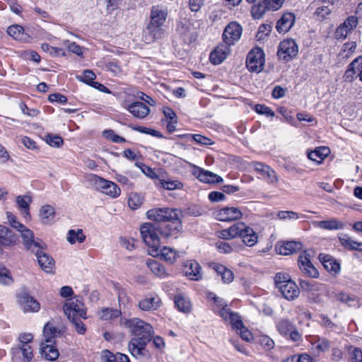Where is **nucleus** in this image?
<instances>
[{
    "label": "nucleus",
    "mask_w": 362,
    "mask_h": 362,
    "mask_svg": "<svg viewBox=\"0 0 362 362\" xmlns=\"http://www.w3.org/2000/svg\"><path fill=\"white\" fill-rule=\"evenodd\" d=\"M182 221L180 216L177 220L168 221L161 223H146L140 228L141 235L145 243L158 252L160 246V239L168 240L170 238H177L182 230Z\"/></svg>",
    "instance_id": "obj_1"
},
{
    "label": "nucleus",
    "mask_w": 362,
    "mask_h": 362,
    "mask_svg": "<svg viewBox=\"0 0 362 362\" xmlns=\"http://www.w3.org/2000/svg\"><path fill=\"white\" fill-rule=\"evenodd\" d=\"M124 324L131 329L132 334L135 336L129 344L128 348L130 353L136 357L143 355L142 351L146 344L153 338L154 333L153 327L139 318L127 320Z\"/></svg>",
    "instance_id": "obj_2"
},
{
    "label": "nucleus",
    "mask_w": 362,
    "mask_h": 362,
    "mask_svg": "<svg viewBox=\"0 0 362 362\" xmlns=\"http://www.w3.org/2000/svg\"><path fill=\"white\" fill-rule=\"evenodd\" d=\"M168 16V11L162 6H153L151 12V23L148 25L147 30L152 35L153 40L160 39L164 30L162 28Z\"/></svg>",
    "instance_id": "obj_3"
},
{
    "label": "nucleus",
    "mask_w": 362,
    "mask_h": 362,
    "mask_svg": "<svg viewBox=\"0 0 362 362\" xmlns=\"http://www.w3.org/2000/svg\"><path fill=\"white\" fill-rule=\"evenodd\" d=\"M181 211L173 208H155L146 212L148 219L155 221L154 223H165L168 221L177 220L180 216Z\"/></svg>",
    "instance_id": "obj_4"
},
{
    "label": "nucleus",
    "mask_w": 362,
    "mask_h": 362,
    "mask_svg": "<svg viewBox=\"0 0 362 362\" xmlns=\"http://www.w3.org/2000/svg\"><path fill=\"white\" fill-rule=\"evenodd\" d=\"M264 53L262 49L256 47L250 51L246 59V66L249 71L259 73L264 65Z\"/></svg>",
    "instance_id": "obj_5"
},
{
    "label": "nucleus",
    "mask_w": 362,
    "mask_h": 362,
    "mask_svg": "<svg viewBox=\"0 0 362 362\" xmlns=\"http://www.w3.org/2000/svg\"><path fill=\"white\" fill-rule=\"evenodd\" d=\"M298 53V47L292 39L284 40L279 45L277 56L280 60L288 62L295 58Z\"/></svg>",
    "instance_id": "obj_6"
},
{
    "label": "nucleus",
    "mask_w": 362,
    "mask_h": 362,
    "mask_svg": "<svg viewBox=\"0 0 362 362\" xmlns=\"http://www.w3.org/2000/svg\"><path fill=\"white\" fill-rule=\"evenodd\" d=\"M63 308L68 319L78 317L86 318V313L83 303L78 298L65 303Z\"/></svg>",
    "instance_id": "obj_7"
},
{
    "label": "nucleus",
    "mask_w": 362,
    "mask_h": 362,
    "mask_svg": "<svg viewBox=\"0 0 362 362\" xmlns=\"http://www.w3.org/2000/svg\"><path fill=\"white\" fill-rule=\"evenodd\" d=\"M46 248V244L42 243L40 247H37L35 249V255L36 256L37 260L40 267L46 272H50L54 265V261L53 258L46 253L44 250Z\"/></svg>",
    "instance_id": "obj_8"
},
{
    "label": "nucleus",
    "mask_w": 362,
    "mask_h": 362,
    "mask_svg": "<svg viewBox=\"0 0 362 362\" xmlns=\"http://www.w3.org/2000/svg\"><path fill=\"white\" fill-rule=\"evenodd\" d=\"M242 27L235 22L229 23L224 29L223 40L225 44L230 46L240 38Z\"/></svg>",
    "instance_id": "obj_9"
},
{
    "label": "nucleus",
    "mask_w": 362,
    "mask_h": 362,
    "mask_svg": "<svg viewBox=\"0 0 362 362\" xmlns=\"http://www.w3.org/2000/svg\"><path fill=\"white\" fill-rule=\"evenodd\" d=\"M298 262L300 271L307 276L316 278L318 276V272L311 263L310 255L308 251L299 255Z\"/></svg>",
    "instance_id": "obj_10"
},
{
    "label": "nucleus",
    "mask_w": 362,
    "mask_h": 362,
    "mask_svg": "<svg viewBox=\"0 0 362 362\" xmlns=\"http://www.w3.org/2000/svg\"><path fill=\"white\" fill-rule=\"evenodd\" d=\"M18 300L25 312H37L40 310V303L31 296L25 288L18 294Z\"/></svg>",
    "instance_id": "obj_11"
},
{
    "label": "nucleus",
    "mask_w": 362,
    "mask_h": 362,
    "mask_svg": "<svg viewBox=\"0 0 362 362\" xmlns=\"http://www.w3.org/2000/svg\"><path fill=\"white\" fill-rule=\"evenodd\" d=\"M243 216V214L239 208L237 207H224L215 213V217L220 221H233L239 220Z\"/></svg>",
    "instance_id": "obj_12"
},
{
    "label": "nucleus",
    "mask_w": 362,
    "mask_h": 362,
    "mask_svg": "<svg viewBox=\"0 0 362 362\" xmlns=\"http://www.w3.org/2000/svg\"><path fill=\"white\" fill-rule=\"evenodd\" d=\"M95 182L98 187L102 189V192L112 197H118L121 190L119 187L113 182L105 180L99 176L95 175Z\"/></svg>",
    "instance_id": "obj_13"
},
{
    "label": "nucleus",
    "mask_w": 362,
    "mask_h": 362,
    "mask_svg": "<svg viewBox=\"0 0 362 362\" xmlns=\"http://www.w3.org/2000/svg\"><path fill=\"white\" fill-rule=\"evenodd\" d=\"M193 175L201 182L204 183L214 184L221 182L223 179L221 176L209 170H205L199 167H195Z\"/></svg>",
    "instance_id": "obj_14"
},
{
    "label": "nucleus",
    "mask_w": 362,
    "mask_h": 362,
    "mask_svg": "<svg viewBox=\"0 0 362 362\" xmlns=\"http://www.w3.org/2000/svg\"><path fill=\"white\" fill-rule=\"evenodd\" d=\"M23 238V242L25 247L28 250L35 252V249L37 247H40L42 241L34 239V233L32 230L25 227L19 231Z\"/></svg>",
    "instance_id": "obj_15"
},
{
    "label": "nucleus",
    "mask_w": 362,
    "mask_h": 362,
    "mask_svg": "<svg viewBox=\"0 0 362 362\" xmlns=\"http://www.w3.org/2000/svg\"><path fill=\"white\" fill-rule=\"evenodd\" d=\"M246 225L243 222H239L230 226L229 228L219 231L218 237L222 239L228 240L241 237V233L244 232Z\"/></svg>",
    "instance_id": "obj_16"
},
{
    "label": "nucleus",
    "mask_w": 362,
    "mask_h": 362,
    "mask_svg": "<svg viewBox=\"0 0 362 362\" xmlns=\"http://www.w3.org/2000/svg\"><path fill=\"white\" fill-rule=\"evenodd\" d=\"M277 288L281 292L283 297L288 300H294L300 293L299 288L293 281H288L283 286H279Z\"/></svg>",
    "instance_id": "obj_17"
},
{
    "label": "nucleus",
    "mask_w": 362,
    "mask_h": 362,
    "mask_svg": "<svg viewBox=\"0 0 362 362\" xmlns=\"http://www.w3.org/2000/svg\"><path fill=\"white\" fill-rule=\"evenodd\" d=\"M302 243L298 241H286L281 245H276V252L283 255H289L302 249Z\"/></svg>",
    "instance_id": "obj_18"
},
{
    "label": "nucleus",
    "mask_w": 362,
    "mask_h": 362,
    "mask_svg": "<svg viewBox=\"0 0 362 362\" xmlns=\"http://www.w3.org/2000/svg\"><path fill=\"white\" fill-rule=\"evenodd\" d=\"M355 74L356 76H359L360 80L362 81V56L355 59L349 65L344 76L346 80L350 81V78H352Z\"/></svg>",
    "instance_id": "obj_19"
},
{
    "label": "nucleus",
    "mask_w": 362,
    "mask_h": 362,
    "mask_svg": "<svg viewBox=\"0 0 362 362\" xmlns=\"http://www.w3.org/2000/svg\"><path fill=\"white\" fill-rule=\"evenodd\" d=\"M139 308L144 311H151L160 306V300L158 296H148L139 301Z\"/></svg>",
    "instance_id": "obj_20"
},
{
    "label": "nucleus",
    "mask_w": 362,
    "mask_h": 362,
    "mask_svg": "<svg viewBox=\"0 0 362 362\" xmlns=\"http://www.w3.org/2000/svg\"><path fill=\"white\" fill-rule=\"evenodd\" d=\"M295 23V16L291 13H284L278 21L276 28L279 33H287Z\"/></svg>",
    "instance_id": "obj_21"
},
{
    "label": "nucleus",
    "mask_w": 362,
    "mask_h": 362,
    "mask_svg": "<svg viewBox=\"0 0 362 362\" xmlns=\"http://www.w3.org/2000/svg\"><path fill=\"white\" fill-rule=\"evenodd\" d=\"M7 33L14 39L21 42H29L30 36L25 29L19 25H12L7 28Z\"/></svg>",
    "instance_id": "obj_22"
},
{
    "label": "nucleus",
    "mask_w": 362,
    "mask_h": 362,
    "mask_svg": "<svg viewBox=\"0 0 362 362\" xmlns=\"http://www.w3.org/2000/svg\"><path fill=\"white\" fill-rule=\"evenodd\" d=\"M228 50V45L226 44L217 46L210 54L211 62L214 64H221L227 57Z\"/></svg>",
    "instance_id": "obj_23"
},
{
    "label": "nucleus",
    "mask_w": 362,
    "mask_h": 362,
    "mask_svg": "<svg viewBox=\"0 0 362 362\" xmlns=\"http://www.w3.org/2000/svg\"><path fill=\"white\" fill-rule=\"evenodd\" d=\"M185 272L187 276L192 280L202 279V267L196 261H189L185 265Z\"/></svg>",
    "instance_id": "obj_24"
},
{
    "label": "nucleus",
    "mask_w": 362,
    "mask_h": 362,
    "mask_svg": "<svg viewBox=\"0 0 362 362\" xmlns=\"http://www.w3.org/2000/svg\"><path fill=\"white\" fill-rule=\"evenodd\" d=\"M128 110L135 117L139 119L144 118L150 112V108L141 102H135L128 107Z\"/></svg>",
    "instance_id": "obj_25"
},
{
    "label": "nucleus",
    "mask_w": 362,
    "mask_h": 362,
    "mask_svg": "<svg viewBox=\"0 0 362 362\" xmlns=\"http://www.w3.org/2000/svg\"><path fill=\"white\" fill-rule=\"evenodd\" d=\"M319 259L323 264L325 268L331 272L337 274L340 271V264L332 256L325 254H320Z\"/></svg>",
    "instance_id": "obj_26"
},
{
    "label": "nucleus",
    "mask_w": 362,
    "mask_h": 362,
    "mask_svg": "<svg viewBox=\"0 0 362 362\" xmlns=\"http://www.w3.org/2000/svg\"><path fill=\"white\" fill-rule=\"evenodd\" d=\"M210 267L212 269L216 271L218 274L221 275L224 283L229 284L233 281L234 278L233 273L225 266L218 263H211Z\"/></svg>",
    "instance_id": "obj_27"
},
{
    "label": "nucleus",
    "mask_w": 362,
    "mask_h": 362,
    "mask_svg": "<svg viewBox=\"0 0 362 362\" xmlns=\"http://www.w3.org/2000/svg\"><path fill=\"white\" fill-rule=\"evenodd\" d=\"M62 334V330L55 327L52 323L47 322L43 329V334L45 337L46 343H52L53 339L60 336Z\"/></svg>",
    "instance_id": "obj_28"
},
{
    "label": "nucleus",
    "mask_w": 362,
    "mask_h": 362,
    "mask_svg": "<svg viewBox=\"0 0 362 362\" xmlns=\"http://www.w3.org/2000/svg\"><path fill=\"white\" fill-rule=\"evenodd\" d=\"M40 349L42 355L47 360L54 361L59 357V351L52 343L42 342Z\"/></svg>",
    "instance_id": "obj_29"
},
{
    "label": "nucleus",
    "mask_w": 362,
    "mask_h": 362,
    "mask_svg": "<svg viewBox=\"0 0 362 362\" xmlns=\"http://www.w3.org/2000/svg\"><path fill=\"white\" fill-rule=\"evenodd\" d=\"M243 242L245 245L249 247L254 246L258 240L257 234L254 231V230L247 226L245 227L244 232L241 233V237Z\"/></svg>",
    "instance_id": "obj_30"
},
{
    "label": "nucleus",
    "mask_w": 362,
    "mask_h": 362,
    "mask_svg": "<svg viewBox=\"0 0 362 362\" xmlns=\"http://www.w3.org/2000/svg\"><path fill=\"white\" fill-rule=\"evenodd\" d=\"M329 149L327 147L320 146L316 148L314 151L308 153L310 160L320 163L329 153Z\"/></svg>",
    "instance_id": "obj_31"
},
{
    "label": "nucleus",
    "mask_w": 362,
    "mask_h": 362,
    "mask_svg": "<svg viewBox=\"0 0 362 362\" xmlns=\"http://www.w3.org/2000/svg\"><path fill=\"white\" fill-rule=\"evenodd\" d=\"M16 242L13 231L0 225V245L9 246Z\"/></svg>",
    "instance_id": "obj_32"
},
{
    "label": "nucleus",
    "mask_w": 362,
    "mask_h": 362,
    "mask_svg": "<svg viewBox=\"0 0 362 362\" xmlns=\"http://www.w3.org/2000/svg\"><path fill=\"white\" fill-rule=\"evenodd\" d=\"M317 227L326 230H339L344 228V223L337 219L317 221L314 223Z\"/></svg>",
    "instance_id": "obj_33"
},
{
    "label": "nucleus",
    "mask_w": 362,
    "mask_h": 362,
    "mask_svg": "<svg viewBox=\"0 0 362 362\" xmlns=\"http://www.w3.org/2000/svg\"><path fill=\"white\" fill-rule=\"evenodd\" d=\"M174 302L177 309L183 313H187L191 311L192 305L190 301L182 294H177L174 297Z\"/></svg>",
    "instance_id": "obj_34"
},
{
    "label": "nucleus",
    "mask_w": 362,
    "mask_h": 362,
    "mask_svg": "<svg viewBox=\"0 0 362 362\" xmlns=\"http://www.w3.org/2000/svg\"><path fill=\"white\" fill-rule=\"evenodd\" d=\"M341 244L346 248L351 250L362 251V243H358L347 235L339 236Z\"/></svg>",
    "instance_id": "obj_35"
},
{
    "label": "nucleus",
    "mask_w": 362,
    "mask_h": 362,
    "mask_svg": "<svg viewBox=\"0 0 362 362\" xmlns=\"http://www.w3.org/2000/svg\"><path fill=\"white\" fill-rule=\"evenodd\" d=\"M155 252L154 255H160V257L163 259L165 262L169 264H173L177 257V253L175 250L168 247H163L160 251L153 252Z\"/></svg>",
    "instance_id": "obj_36"
},
{
    "label": "nucleus",
    "mask_w": 362,
    "mask_h": 362,
    "mask_svg": "<svg viewBox=\"0 0 362 362\" xmlns=\"http://www.w3.org/2000/svg\"><path fill=\"white\" fill-rule=\"evenodd\" d=\"M31 201L30 196H18L16 198L17 206L25 218L30 216L29 208Z\"/></svg>",
    "instance_id": "obj_37"
},
{
    "label": "nucleus",
    "mask_w": 362,
    "mask_h": 362,
    "mask_svg": "<svg viewBox=\"0 0 362 362\" xmlns=\"http://www.w3.org/2000/svg\"><path fill=\"white\" fill-rule=\"evenodd\" d=\"M54 209L50 205H45L42 206L40 211V216L42 222L45 224L49 223L54 218Z\"/></svg>",
    "instance_id": "obj_38"
},
{
    "label": "nucleus",
    "mask_w": 362,
    "mask_h": 362,
    "mask_svg": "<svg viewBox=\"0 0 362 362\" xmlns=\"http://www.w3.org/2000/svg\"><path fill=\"white\" fill-rule=\"evenodd\" d=\"M146 265L151 269V271L158 276H163L165 274V269L164 266L154 259H148L146 261Z\"/></svg>",
    "instance_id": "obj_39"
},
{
    "label": "nucleus",
    "mask_w": 362,
    "mask_h": 362,
    "mask_svg": "<svg viewBox=\"0 0 362 362\" xmlns=\"http://www.w3.org/2000/svg\"><path fill=\"white\" fill-rule=\"evenodd\" d=\"M121 311L112 308H106L100 313V317L103 320H110L119 317Z\"/></svg>",
    "instance_id": "obj_40"
},
{
    "label": "nucleus",
    "mask_w": 362,
    "mask_h": 362,
    "mask_svg": "<svg viewBox=\"0 0 362 362\" xmlns=\"http://www.w3.org/2000/svg\"><path fill=\"white\" fill-rule=\"evenodd\" d=\"M86 239V235L83 233L82 229L69 230L68 232L67 240L71 244H74L76 241L83 243Z\"/></svg>",
    "instance_id": "obj_41"
},
{
    "label": "nucleus",
    "mask_w": 362,
    "mask_h": 362,
    "mask_svg": "<svg viewBox=\"0 0 362 362\" xmlns=\"http://www.w3.org/2000/svg\"><path fill=\"white\" fill-rule=\"evenodd\" d=\"M279 333L286 336L293 329L294 325L288 320H281L276 325Z\"/></svg>",
    "instance_id": "obj_42"
},
{
    "label": "nucleus",
    "mask_w": 362,
    "mask_h": 362,
    "mask_svg": "<svg viewBox=\"0 0 362 362\" xmlns=\"http://www.w3.org/2000/svg\"><path fill=\"white\" fill-rule=\"evenodd\" d=\"M158 185L168 190H173L182 187V184L179 181L165 180L163 179H160L158 180Z\"/></svg>",
    "instance_id": "obj_43"
},
{
    "label": "nucleus",
    "mask_w": 362,
    "mask_h": 362,
    "mask_svg": "<svg viewBox=\"0 0 362 362\" xmlns=\"http://www.w3.org/2000/svg\"><path fill=\"white\" fill-rule=\"evenodd\" d=\"M266 10H267V6H266L264 1L262 4L254 5L252 7L251 14L254 18L259 19L262 17Z\"/></svg>",
    "instance_id": "obj_44"
},
{
    "label": "nucleus",
    "mask_w": 362,
    "mask_h": 362,
    "mask_svg": "<svg viewBox=\"0 0 362 362\" xmlns=\"http://www.w3.org/2000/svg\"><path fill=\"white\" fill-rule=\"evenodd\" d=\"M45 141L52 147H60L63 145V139L59 136H53L48 134L45 136Z\"/></svg>",
    "instance_id": "obj_45"
},
{
    "label": "nucleus",
    "mask_w": 362,
    "mask_h": 362,
    "mask_svg": "<svg viewBox=\"0 0 362 362\" xmlns=\"http://www.w3.org/2000/svg\"><path fill=\"white\" fill-rule=\"evenodd\" d=\"M349 354L351 362L362 361V351L359 348L350 346L349 348Z\"/></svg>",
    "instance_id": "obj_46"
},
{
    "label": "nucleus",
    "mask_w": 362,
    "mask_h": 362,
    "mask_svg": "<svg viewBox=\"0 0 362 362\" xmlns=\"http://www.w3.org/2000/svg\"><path fill=\"white\" fill-rule=\"evenodd\" d=\"M71 323L74 325L76 331L79 334H84L86 331V327L83 323V322L81 320V317H73L69 319Z\"/></svg>",
    "instance_id": "obj_47"
},
{
    "label": "nucleus",
    "mask_w": 362,
    "mask_h": 362,
    "mask_svg": "<svg viewBox=\"0 0 362 362\" xmlns=\"http://www.w3.org/2000/svg\"><path fill=\"white\" fill-rule=\"evenodd\" d=\"M13 281L9 272L4 267L0 266V283L9 285Z\"/></svg>",
    "instance_id": "obj_48"
},
{
    "label": "nucleus",
    "mask_w": 362,
    "mask_h": 362,
    "mask_svg": "<svg viewBox=\"0 0 362 362\" xmlns=\"http://www.w3.org/2000/svg\"><path fill=\"white\" fill-rule=\"evenodd\" d=\"M359 21L360 20L356 16L351 15L347 17L343 23L349 32L351 33L355 28H356Z\"/></svg>",
    "instance_id": "obj_49"
},
{
    "label": "nucleus",
    "mask_w": 362,
    "mask_h": 362,
    "mask_svg": "<svg viewBox=\"0 0 362 362\" xmlns=\"http://www.w3.org/2000/svg\"><path fill=\"white\" fill-rule=\"evenodd\" d=\"M143 203V198L140 197L137 194H131L129 199L128 204L132 209L139 208Z\"/></svg>",
    "instance_id": "obj_50"
},
{
    "label": "nucleus",
    "mask_w": 362,
    "mask_h": 362,
    "mask_svg": "<svg viewBox=\"0 0 362 362\" xmlns=\"http://www.w3.org/2000/svg\"><path fill=\"white\" fill-rule=\"evenodd\" d=\"M351 33L344 23H341L334 32V37L337 40H344Z\"/></svg>",
    "instance_id": "obj_51"
},
{
    "label": "nucleus",
    "mask_w": 362,
    "mask_h": 362,
    "mask_svg": "<svg viewBox=\"0 0 362 362\" xmlns=\"http://www.w3.org/2000/svg\"><path fill=\"white\" fill-rule=\"evenodd\" d=\"M77 78L87 84H90L93 83L95 75L91 70L87 69L83 72V76H78Z\"/></svg>",
    "instance_id": "obj_52"
},
{
    "label": "nucleus",
    "mask_w": 362,
    "mask_h": 362,
    "mask_svg": "<svg viewBox=\"0 0 362 362\" xmlns=\"http://www.w3.org/2000/svg\"><path fill=\"white\" fill-rule=\"evenodd\" d=\"M229 319L233 328L235 329L236 331H238V329H240V327H243V323L242 322V320L237 313H232L230 315H229Z\"/></svg>",
    "instance_id": "obj_53"
},
{
    "label": "nucleus",
    "mask_w": 362,
    "mask_h": 362,
    "mask_svg": "<svg viewBox=\"0 0 362 362\" xmlns=\"http://www.w3.org/2000/svg\"><path fill=\"white\" fill-rule=\"evenodd\" d=\"M103 135L105 136V137L110 139L115 143H123L126 141L124 138L115 134L114 131L111 129L104 131Z\"/></svg>",
    "instance_id": "obj_54"
},
{
    "label": "nucleus",
    "mask_w": 362,
    "mask_h": 362,
    "mask_svg": "<svg viewBox=\"0 0 362 362\" xmlns=\"http://www.w3.org/2000/svg\"><path fill=\"white\" fill-rule=\"evenodd\" d=\"M276 216L281 220H285L287 218L298 219L299 218L298 214L292 211H280L277 213Z\"/></svg>",
    "instance_id": "obj_55"
},
{
    "label": "nucleus",
    "mask_w": 362,
    "mask_h": 362,
    "mask_svg": "<svg viewBox=\"0 0 362 362\" xmlns=\"http://www.w3.org/2000/svg\"><path fill=\"white\" fill-rule=\"evenodd\" d=\"M272 31V26L269 24H262L258 29L257 37L259 40L264 39L265 36L269 35Z\"/></svg>",
    "instance_id": "obj_56"
},
{
    "label": "nucleus",
    "mask_w": 362,
    "mask_h": 362,
    "mask_svg": "<svg viewBox=\"0 0 362 362\" xmlns=\"http://www.w3.org/2000/svg\"><path fill=\"white\" fill-rule=\"evenodd\" d=\"M255 111L260 115H265L269 117H274V112L264 105L257 104L255 105Z\"/></svg>",
    "instance_id": "obj_57"
},
{
    "label": "nucleus",
    "mask_w": 362,
    "mask_h": 362,
    "mask_svg": "<svg viewBox=\"0 0 362 362\" xmlns=\"http://www.w3.org/2000/svg\"><path fill=\"white\" fill-rule=\"evenodd\" d=\"M274 281L276 288H279V286H283L284 284H286L288 281H293L291 280L288 274L282 273L276 274Z\"/></svg>",
    "instance_id": "obj_58"
},
{
    "label": "nucleus",
    "mask_w": 362,
    "mask_h": 362,
    "mask_svg": "<svg viewBox=\"0 0 362 362\" xmlns=\"http://www.w3.org/2000/svg\"><path fill=\"white\" fill-rule=\"evenodd\" d=\"M21 350L24 358V361L25 362L30 361L33 356L31 346L27 344H23L21 347Z\"/></svg>",
    "instance_id": "obj_59"
},
{
    "label": "nucleus",
    "mask_w": 362,
    "mask_h": 362,
    "mask_svg": "<svg viewBox=\"0 0 362 362\" xmlns=\"http://www.w3.org/2000/svg\"><path fill=\"white\" fill-rule=\"evenodd\" d=\"M267 6V10L276 11L279 9L284 4V0H264Z\"/></svg>",
    "instance_id": "obj_60"
},
{
    "label": "nucleus",
    "mask_w": 362,
    "mask_h": 362,
    "mask_svg": "<svg viewBox=\"0 0 362 362\" xmlns=\"http://www.w3.org/2000/svg\"><path fill=\"white\" fill-rule=\"evenodd\" d=\"M6 214H7V217L8 218L9 223L13 228L17 229L18 231H20L23 228H25V226L24 225H23L22 223H21L20 222H18L16 219V217L11 212H7Z\"/></svg>",
    "instance_id": "obj_61"
},
{
    "label": "nucleus",
    "mask_w": 362,
    "mask_h": 362,
    "mask_svg": "<svg viewBox=\"0 0 362 362\" xmlns=\"http://www.w3.org/2000/svg\"><path fill=\"white\" fill-rule=\"evenodd\" d=\"M236 332L246 341H250L252 339V334L244 325L243 327H240Z\"/></svg>",
    "instance_id": "obj_62"
},
{
    "label": "nucleus",
    "mask_w": 362,
    "mask_h": 362,
    "mask_svg": "<svg viewBox=\"0 0 362 362\" xmlns=\"http://www.w3.org/2000/svg\"><path fill=\"white\" fill-rule=\"evenodd\" d=\"M333 5L332 6V8H330L328 6H322L317 8L315 13L317 16H321L322 18H325L327 16H328L332 11Z\"/></svg>",
    "instance_id": "obj_63"
},
{
    "label": "nucleus",
    "mask_w": 362,
    "mask_h": 362,
    "mask_svg": "<svg viewBox=\"0 0 362 362\" xmlns=\"http://www.w3.org/2000/svg\"><path fill=\"white\" fill-rule=\"evenodd\" d=\"M49 100L52 103L57 102L59 103H65L67 101V98L64 95L57 93L49 95Z\"/></svg>",
    "instance_id": "obj_64"
}]
</instances>
